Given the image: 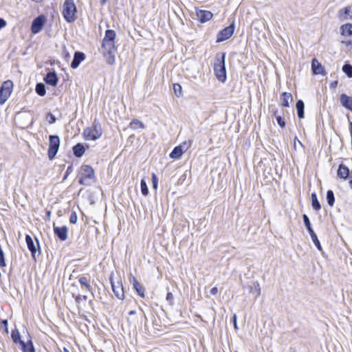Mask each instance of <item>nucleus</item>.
<instances>
[{
  "instance_id": "obj_1",
  "label": "nucleus",
  "mask_w": 352,
  "mask_h": 352,
  "mask_svg": "<svg viewBox=\"0 0 352 352\" xmlns=\"http://www.w3.org/2000/svg\"><path fill=\"white\" fill-rule=\"evenodd\" d=\"M96 177L94 169L88 165L81 166L78 174V182L80 184L89 186L94 183Z\"/></svg>"
},
{
  "instance_id": "obj_2",
  "label": "nucleus",
  "mask_w": 352,
  "mask_h": 352,
  "mask_svg": "<svg viewBox=\"0 0 352 352\" xmlns=\"http://www.w3.org/2000/svg\"><path fill=\"white\" fill-rule=\"evenodd\" d=\"M76 7L74 0H65L63 6V15L67 22H73L76 19Z\"/></svg>"
},
{
  "instance_id": "obj_3",
  "label": "nucleus",
  "mask_w": 352,
  "mask_h": 352,
  "mask_svg": "<svg viewBox=\"0 0 352 352\" xmlns=\"http://www.w3.org/2000/svg\"><path fill=\"white\" fill-rule=\"evenodd\" d=\"M225 54L221 58H216L214 64V70L217 78L221 82L226 80V71L225 67Z\"/></svg>"
},
{
  "instance_id": "obj_4",
  "label": "nucleus",
  "mask_w": 352,
  "mask_h": 352,
  "mask_svg": "<svg viewBox=\"0 0 352 352\" xmlns=\"http://www.w3.org/2000/svg\"><path fill=\"white\" fill-rule=\"evenodd\" d=\"M110 283L111 285L112 290L115 296L120 300H122L124 297V289L122 283L120 278H115V275L113 272L111 273L109 277Z\"/></svg>"
},
{
  "instance_id": "obj_5",
  "label": "nucleus",
  "mask_w": 352,
  "mask_h": 352,
  "mask_svg": "<svg viewBox=\"0 0 352 352\" xmlns=\"http://www.w3.org/2000/svg\"><path fill=\"white\" fill-rule=\"evenodd\" d=\"M102 128L100 124L94 122L92 127L84 131V137L87 140H96L102 135Z\"/></svg>"
},
{
  "instance_id": "obj_6",
  "label": "nucleus",
  "mask_w": 352,
  "mask_h": 352,
  "mask_svg": "<svg viewBox=\"0 0 352 352\" xmlns=\"http://www.w3.org/2000/svg\"><path fill=\"white\" fill-rule=\"evenodd\" d=\"M13 82L12 80H6L0 87V104H3L8 100L13 91Z\"/></svg>"
},
{
  "instance_id": "obj_7",
  "label": "nucleus",
  "mask_w": 352,
  "mask_h": 352,
  "mask_svg": "<svg viewBox=\"0 0 352 352\" xmlns=\"http://www.w3.org/2000/svg\"><path fill=\"white\" fill-rule=\"evenodd\" d=\"M60 145V140L57 135L50 136V144L48 148V157L50 160L56 156Z\"/></svg>"
},
{
  "instance_id": "obj_8",
  "label": "nucleus",
  "mask_w": 352,
  "mask_h": 352,
  "mask_svg": "<svg viewBox=\"0 0 352 352\" xmlns=\"http://www.w3.org/2000/svg\"><path fill=\"white\" fill-rule=\"evenodd\" d=\"M190 142H184L182 144L177 146L174 148L173 151L170 153V157L173 160H179L183 153L188 150L190 146Z\"/></svg>"
},
{
  "instance_id": "obj_9",
  "label": "nucleus",
  "mask_w": 352,
  "mask_h": 352,
  "mask_svg": "<svg viewBox=\"0 0 352 352\" xmlns=\"http://www.w3.org/2000/svg\"><path fill=\"white\" fill-rule=\"evenodd\" d=\"M234 24L232 22L228 27L222 30L217 35V42H222L230 38L234 33Z\"/></svg>"
},
{
  "instance_id": "obj_10",
  "label": "nucleus",
  "mask_w": 352,
  "mask_h": 352,
  "mask_svg": "<svg viewBox=\"0 0 352 352\" xmlns=\"http://www.w3.org/2000/svg\"><path fill=\"white\" fill-rule=\"evenodd\" d=\"M45 23V17L39 16L36 17L32 22L31 30L34 34H38L43 29Z\"/></svg>"
},
{
  "instance_id": "obj_11",
  "label": "nucleus",
  "mask_w": 352,
  "mask_h": 352,
  "mask_svg": "<svg viewBox=\"0 0 352 352\" xmlns=\"http://www.w3.org/2000/svg\"><path fill=\"white\" fill-rule=\"evenodd\" d=\"M196 16L201 23H205L212 19V13L208 10H196Z\"/></svg>"
},
{
  "instance_id": "obj_12",
  "label": "nucleus",
  "mask_w": 352,
  "mask_h": 352,
  "mask_svg": "<svg viewBox=\"0 0 352 352\" xmlns=\"http://www.w3.org/2000/svg\"><path fill=\"white\" fill-rule=\"evenodd\" d=\"M85 59V55L80 52H76L74 54V59L71 63V67L73 69L77 68L81 62Z\"/></svg>"
},
{
  "instance_id": "obj_13",
  "label": "nucleus",
  "mask_w": 352,
  "mask_h": 352,
  "mask_svg": "<svg viewBox=\"0 0 352 352\" xmlns=\"http://www.w3.org/2000/svg\"><path fill=\"white\" fill-rule=\"evenodd\" d=\"M54 230L55 234L61 241H65L67 239V228L66 226L54 227Z\"/></svg>"
},
{
  "instance_id": "obj_14",
  "label": "nucleus",
  "mask_w": 352,
  "mask_h": 352,
  "mask_svg": "<svg viewBox=\"0 0 352 352\" xmlns=\"http://www.w3.org/2000/svg\"><path fill=\"white\" fill-rule=\"evenodd\" d=\"M340 102L342 104V105L345 107L346 109H349V110H351V108H352V98L344 94H342L340 95Z\"/></svg>"
},
{
  "instance_id": "obj_15",
  "label": "nucleus",
  "mask_w": 352,
  "mask_h": 352,
  "mask_svg": "<svg viewBox=\"0 0 352 352\" xmlns=\"http://www.w3.org/2000/svg\"><path fill=\"white\" fill-rule=\"evenodd\" d=\"M311 69L313 73L316 75L322 74L324 71L323 67L316 58H314L312 60Z\"/></svg>"
},
{
  "instance_id": "obj_16",
  "label": "nucleus",
  "mask_w": 352,
  "mask_h": 352,
  "mask_svg": "<svg viewBox=\"0 0 352 352\" xmlns=\"http://www.w3.org/2000/svg\"><path fill=\"white\" fill-rule=\"evenodd\" d=\"M339 17L341 20L345 21L352 19V10L350 6L346 7L339 11Z\"/></svg>"
},
{
  "instance_id": "obj_17",
  "label": "nucleus",
  "mask_w": 352,
  "mask_h": 352,
  "mask_svg": "<svg viewBox=\"0 0 352 352\" xmlns=\"http://www.w3.org/2000/svg\"><path fill=\"white\" fill-rule=\"evenodd\" d=\"M249 293H252L255 295V299H256L261 295V288L258 282H254L252 285L247 287Z\"/></svg>"
},
{
  "instance_id": "obj_18",
  "label": "nucleus",
  "mask_w": 352,
  "mask_h": 352,
  "mask_svg": "<svg viewBox=\"0 0 352 352\" xmlns=\"http://www.w3.org/2000/svg\"><path fill=\"white\" fill-rule=\"evenodd\" d=\"M280 103L285 107L289 106V102L292 101V96L287 92H283L280 96Z\"/></svg>"
},
{
  "instance_id": "obj_19",
  "label": "nucleus",
  "mask_w": 352,
  "mask_h": 352,
  "mask_svg": "<svg viewBox=\"0 0 352 352\" xmlns=\"http://www.w3.org/2000/svg\"><path fill=\"white\" fill-rule=\"evenodd\" d=\"M45 80L46 83H47L50 85L54 86L56 85V83L58 82V78H57L56 73L50 72L46 75V76L45 78Z\"/></svg>"
},
{
  "instance_id": "obj_20",
  "label": "nucleus",
  "mask_w": 352,
  "mask_h": 352,
  "mask_svg": "<svg viewBox=\"0 0 352 352\" xmlns=\"http://www.w3.org/2000/svg\"><path fill=\"white\" fill-rule=\"evenodd\" d=\"M78 281L81 286H83L90 292H92L91 286L90 285V279L86 276H81L78 278Z\"/></svg>"
},
{
  "instance_id": "obj_21",
  "label": "nucleus",
  "mask_w": 352,
  "mask_h": 352,
  "mask_svg": "<svg viewBox=\"0 0 352 352\" xmlns=\"http://www.w3.org/2000/svg\"><path fill=\"white\" fill-rule=\"evenodd\" d=\"M102 47L107 51V52H115V41H109L107 40H103Z\"/></svg>"
},
{
  "instance_id": "obj_22",
  "label": "nucleus",
  "mask_w": 352,
  "mask_h": 352,
  "mask_svg": "<svg viewBox=\"0 0 352 352\" xmlns=\"http://www.w3.org/2000/svg\"><path fill=\"white\" fill-rule=\"evenodd\" d=\"M20 344L22 346L23 352H35L34 347L31 340H29L27 343L23 340H20Z\"/></svg>"
},
{
  "instance_id": "obj_23",
  "label": "nucleus",
  "mask_w": 352,
  "mask_h": 352,
  "mask_svg": "<svg viewBox=\"0 0 352 352\" xmlns=\"http://www.w3.org/2000/svg\"><path fill=\"white\" fill-rule=\"evenodd\" d=\"M349 173V168L343 164L339 166L338 176L342 179H346Z\"/></svg>"
},
{
  "instance_id": "obj_24",
  "label": "nucleus",
  "mask_w": 352,
  "mask_h": 352,
  "mask_svg": "<svg viewBox=\"0 0 352 352\" xmlns=\"http://www.w3.org/2000/svg\"><path fill=\"white\" fill-rule=\"evenodd\" d=\"M133 288L135 289V291L138 292V294L141 296H144V289L142 287V285L138 283V281L136 280V278L133 276Z\"/></svg>"
},
{
  "instance_id": "obj_25",
  "label": "nucleus",
  "mask_w": 352,
  "mask_h": 352,
  "mask_svg": "<svg viewBox=\"0 0 352 352\" xmlns=\"http://www.w3.org/2000/svg\"><path fill=\"white\" fill-rule=\"evenodd\" d=\"M296 109H297V113L298 116L300 119H302L304 118V108H305V104L302 100H298L296 102Z\"/></svg>"
},
{
  "instance_id": "obj_26",
  "label": "nucleus",
  "mask_w": 352,
  "mask_h": 352,
  "mask_svg": "<svg viewBox=\"0 0 352 352\" xmlns=\"http://www.w3.org/2000/svg\"><path fill=\"white\" fill-rule=\"evenodd\" d=\"M73 151L76 157H81L84 154L85 149L82 144H77L74 146Z\"/></svg>"
},
{
  "instance_id": "obj_27",
  "label": "nucleus",
  "mask_w": 352,
  "mask_h": 352,
  "mask_svg": "<svg viewBox=\"0 0 352 352\" xmlns=\"http://www.w3.org/2000/svg\"><path fill=\"white\" fill-rule=\"evenodd\" d=\"M116 36V33L114 30H108L105 32V36L103 40H107L109 41H115V38Z\"/></svg>"
},
{
  "instance_id": "obj_28",
  "label": "nucleus",
  "mask_w": 352,
  "mask_h": 352,
  "mask_svg": "<svg viewBox=\"0 0 352 352\" xmlns=\"http://www.w3.org/2000/svg\"><path fill=\"white\" fill-rule=\"evenodd\" d=\"M311 205L314 210H319L321 208L320 204L318 200L316 195L315 193H312L311 196Z\"/></svg>"
},
{
  "instance_id": "obj_29",
  "label": "nucleus",
  "mask_w": 352,
  "mask_h": 352,
  "mask_svg": "<svg viewBox=\"0 0 352 352\" xmlns=\"http://www.w3.org/2000/svg\"><path fill=\"white\" fill-rule=\"evenodd\" d=\"M342 34L350 36L352 34V24H345L341 27Z\"/></svg>"
},
{
  "instance_id": "obj_30",
  "label": "nucleus",
  "mask_w": 352,
  "mask_h": 352,
  "mask_svg": "<svg viewBox=\"0 0 352 352\" xmlns=\"http://www.w3.org/2000/svg\"><path fill=\"white\" fill-rule=\"evenodd\" d=\"M130 126L132 129H133L135 130L138 129H144V124L138 119H133L131 122Z\"/></svg>"
},
{
  "instance_id": "obj_31",
  "label": "nucleus",
  "mask_w": 352,
  "mask_h": 352,
  "mask_svg": "<svg viewBox=\"0 0 352 352\" xmlns=\"http://www.w3.org/2000/svg\"><path fill=\"white\" fill-rule=\"evenodd\" d=\"M27 245L29 248V250L32 252V254L36 252V247L34 244V242L32 241V239L30 236H26L25 238Z\"/></svg>"
},
{
  "instance_id": "obj_32",
  "label": "nucleus",
  "mask_w": 352,
  "mask_h": 352,
  "mask_svg": "<svg viewBox=\"0 0 352 352\" xmlns=\"http://www.w3.org/2000/svg\"><path fill=\"white\" fill-rule=\"evenodd\" d=\"M36 91L39 96H43L46 93L45 85L42 83H38L36 86Z\"/></svg>"
},
{
  "instance_id": "obj_33",
  "label": "nucleus",
  "mask_w": 352,
  "mask_h": 352,
  "mask_svg": "<svg viewBox=\"0 0 352 352\" xmlns=\"http://www.w3.org/2000/svg\"><path fill=\"white\" fill-rule=\"evenodd\" d=\"M343 72L349 77L352 78V65L349 64H345L342 67Z\"/></svg>"
},
{
  "instance_id": "obj_34",
  "label": "nucleus",
  "mask_w": 352,
  "mask_h": 352,
  "mask_svg": "<svg viewBox=\"0 0 352 352\" xmlns=\"http://www.w3.org/2000/svg\"><path fill=\"white\" fill-rule=\"evenodd\" d=\"M327 199L328 204L330 206H333L335 199H334V195H333V192L332 190H328L327 191Z\"/></svg>"
},
{
  "instance_id": "obj_35",
  "label": "nucleus",
  "mask_w": 352,
  "mask_h": 352,
  "mask_svg": "<svg viewBox=\"0 0 352 352\" xmlns=\"http://www.w3.org/2000/svg\"><path fill=\"white\" fill-rule=\"evenodd\" d=\"M309 233L311 236V238L314 243L318 247V248L319 250H320L321 248H320V242L317 238L316 234L314 233V230H311V231H309Z\"/></svg>"
},
{
  "instance_id": "obj_36",
  "label": "nucleus",
  "mask_w": 352,
  "mask_h": 352,
  "mask_svg": "<svg viewBox=\"0 0 352 352\" xmlns=\"http://www.w3.org/2000/svg\"><path fill=\"white\" fill-rule=\"evenodd\" d=\"M140 186H141V192H142V194L143 195H144V196H146L148 195V187H147V184H146V182L144 179L141 180Z\"/></svg>"
},
{
  "instance_id": "obj_37",
  "label": "nucleus",
  "mask_w": 352,
  "mask_h": 352,
  "mask_svg": "<svg viewBox=\"0 0 352 352\" xmlns=\"http://www.w3.org/2000/svg\"><path fill=\"white\" fill-rule=\"evenodd\" d=\"M173 90H174L175 95L177 97H179L180 96H182V88L179 84H174L173 85Z\"/></svg>"
},
{
  "instance_id": "obj_38",
  "label": "nucleus",
  "mask_w": 352,
  "mask_h": 352,
  "mask_svg": "<svg viewBox=\"0 0 352 352\" xmlns=\"http://www.w3.org/2000/svg\"><path fill=\"white\" fill-rule=\"evenodd\" d=\"M107 63L109 65H113L115 63L114 52H107Z\"/></svg>"
},
{
  "instance_id": "obj_39",
  "label": "nucleus",
  "mask_w": 352,
  "mask_h": 352,
  "mask_svg": "<svg viewBox=\"0 0 352 352\" xmlns=\"http://www.w3.org/2000/svg\"><path fill=\"white\" fill-rule=\"evenodd\" d=\"M303 220L305 226L307 227L308 231H311L312 228L311 227L310 221L309 217L306 214H303Z\"/></svg>"
},
{
  "instance_id": "obj_40",
  "label": "nucleus",
  "mask_w": 352,
  "mask_h": 352,
  "mask_svg": "<svg viewBox=\"0 0 352 352\" xmlns=\"http://www.w3.org/2000/svg\"><path fill=\"white\" fill-rule=\"evenodd\" d=\"M11 336H12V338L14 342H15V343L17 342L18 341L20 342V340H21L20 339V334H19V331H16V333L12 332Z\"/></svg>"
},
{
  "instance_id": "obj_41",
  "label": "nucleus",
  "mask_w": 352,
  "mask_h": 352,
  "mask_svg": "<svg viewBox=\"0 0 352 352\" xmlns=\"http://www.w3.org/2000/svg\"><path fill=\"white\" fill-rule=\"evenodd\" d=\"M78 220V217H77V214L75 212H73L71 215H70V217H69V222L71 223H76V221Z\"/></svg>"
},
{
  "instance_id": "obj_42",
  "label": "nucleus",
  "mask_w": 352,
  "mask_h": 352,
  "mask_svg": "<svg viewBox=\"0 0 352 352\" xmlns=\"http://www.w3.org/2000/svg\"><path fill=\"white\" fill-rule=\"evenodd\" d=\"M152 182L153 188L156 189L157 188L158 179L155 173L152 174Z\"/></svg>"
},
{
  "instance_id": "obj_43",
  "label": "nucleus",
  "mask_w": 352,
  "mask_h": 352,
  "mask_svg": "<svg viewBox=\"0 0 352 352\" xmlns=\"http://www.w3.org/2000/svg\"><path fill=\"white\" fill-rule=\"evenodd\" d=\"M276 120H277L278 124L280 127L283 128L285 126V121L281 118V117L280 116H276Z\"/></svg>"
},
{
  "instance_id": "obj_44",
  "label": "nucleus",
  "mask_w": 352,
  "mask_h": 352,
  "mask_svg": "<svg viewBox=\"0 0 352 352\" xmlns=\"http://www.w3.org/2000/svg\"><path fill=\"white\" fill-rule=\"evenodd\" d=\"M6 25V21L4 19L0 18V30L3 28H5Z\"/></svg>"
},
{
  "instance_id": "obj_45",
  "label": "nucleus",
  "mask_w": 352,
  "mask_h": 352,
  "mask_svg": "<svg viewBox=\"0 0 352 352\" xmlns=\"http://www.w3.org/2000/svg\"><path fill=\"white\" fill-rule=\"evenodd\" d=\"M210 294H211L212 295H214V296L217 295V293H218V289H217V287H212V288L210 289Z\"/></svg>"
},
{
  "instance_id": "obj_46",
  "label": "nucleus",
  "mask_w": 352,
  "mask_h": 352,
  "mask_svg": "<svg viewBox=\"0 0 352 352\" xmlns=\"http://www.w3.org/2000/svg\"><path fill=\"white\" fill-rule=\"evenodd\" d=\"M233 324H234V329H237L238 327L236 324V314H234V316H233Z\"/></svg>"
},
{
  "instance_id": "obj_47",
  "label": "nucleus",
  "mask_w": 352,
  "mask_h": 352,
  "mask_svg": "<svg viewBox=\"0 0 352 352\" xmlns=\"http://www.w3.org/2000/svg\"><path fill=\"white\" fill-rule=\"evenodd\" d=\"M296 142H298V144H299L300 146H303V145H302V142H301L300 140H298L296 138L294 139V146L295 148H296Z\"/></svg>"
},
{
  "instance_id": "obj_48",
  "label": "nucleus",
  "mask_w": 352,
  "mask_h": 352,
  "mask_svg": "<svg viewBox=\"0 0 352 352\" xmlns=\"http://www.w3.org/2000/svg\"><path fill=\"white\" fill-rule=\"evenodd\" d=\"M166 298H167V300L173 298V294L171 293H168Z\"/></svg>"
},
{
  "instance_id": "obj_49",
  "label": "nucleus",
  "mask_w": 352,
  "mask_h": 352,
  "mask_svg": "<svg viewBox=\"0 0 352 352\" xmlns=\"http://www.w3.org/2000/svg\"><path fill=\"white\" fill-rule=\"evenodd\" d=\"M129 315H134L135 314V311H133V310H131L129 312Z\"/></svg>"
},
{
  "instance_id": "obj_50",
  "label": "nucleus",
  "mask_w": 352,
  "mask_h": 352,
  "mask_svg": "<svg viewBox=\"0 0 352 352\" xmlns=\"http://www.w3.org/2000/svg\"><path fill=\"white\" fill-rule=\"evenodd\" d=\"M2 323H3L5 326H7V324H8V322H7V320H3V321L2 322Z\"/></svg>"
},
{
  "instance_id": "obj_51",
  "label": "nucleus",
  "mask_w": 352,
  "mask_h": 352,
  "mask_svg": "<svg viewBox=\"0 0 352 352\" xmlns=\"http://www.w3.org/2000/svg\"><path fill=\"white\" fill-rule=\"evenodd\" d=\"M107 0H100L102 4H104Z\"/></svg>"
},
{
  "instance_id": "obj_52",
  "label": "nucleus",
  "mask_w": 352,
  "mask_h": 352,
  "mask_svg": "<svg viewBox=\"0 0 352 352\" xmlns=\"http://www.w3.org/2000/svg\"><path fill=\"white\" fill-rule=\"evenodd\" d=\"M50 214H51V212H50V211H47V215L48 217H50Z\"/></svg>"
},
{
  "instance_id": "obj_53",
  "label": "nucleus",
  "mask_w": 352,
  "mask_h": 352,
  "mask_svg": "<svg viewBox=\"0 0 352 352\" xmlns=\"http://www.w3.org/2000/svg\"><path fill=\"white\" fill-rule=\"evenodd\" d=\"M64 352H69L68 349H67L66 348H64Z\"/></svg>"
},
{
  "instance_id": "obj_54",
  "label": "nucleus",
  "mask_w": 352,
  "mask_h": 352,
  "mask_svg": "<svg viewBox=\"0 0 352 352\" xmlns=\"http://www.w3.org/2000/svg\"><path fill=\"white\" fill-rule=\"evenodd\" d=\"M349 184H350L351 187V188H352V179L349 182Z\"/></svg>"
},
{
  "instance_id": "obj_55",
  "label": "nucleus",
  "mask_w": 352,
  "mask_h": 352,
  "mask_svg": "<svg viewBox=\"0 0 352 352\" xmlns=\"http://www.w3.org/2000/svg\"><path fill=\"white\" fill-rule=\"evenodd\" d=\"M66 57H69V53H66V55H65Z\"/></svg>"
},
{
  "instance_id": "obj_56",
  "label": "nucleus",
  "mask_w": 352,
  "mask_h": 352,
  "mask_svg": "<svg viewBox=\"0 0 352 352\" xmlns=\"http://www.w3.org/2000/svg\"><path fill=\"white\" fill-rule=\"evenodd\" d=\"M337 85V82L336 81L334 83H333V85Z\"/></svg>"
},
{
  "instance_id": "obj_57",
  "label": "nucleus",
  "mask_w": 352,
  "mask_h": 352,
  "mask_svg": "<svg viewBox=\"0 0 352 352\" xmlns=\"http://www.w3.org/2000/svg\"><path fill=\"white\" fill-rule=\"evenodd\" d=\"M337 85V82L336 81L334 83H333V85Z\"/></svg>"
},
{
  "instance_id": "obj_58",
  "label": "nucleus",
  "mask_w": 352,
  "mask_h": 352,
  "mask_svg": "<svg viewBox=\"0 0 352 352\" xmlns=\"http://www.w3.org/2000/svg\"><path fill=\"white\" fill-rule=\"evenodd\" d=\"M52 120H53V122H54V121H55V118H52Z\"/></svg>"
}]
</instances>
